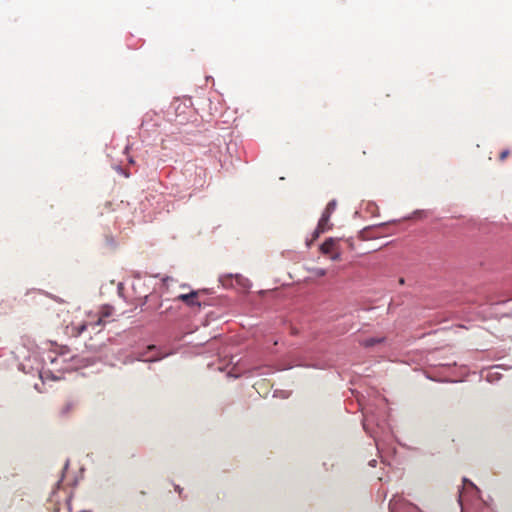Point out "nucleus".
Instances as JSON below:
<instances>
[{"label": "nucleus", "mask_w": 512, "mask_h": 512, "mask_svg": "<svg viewBox=\"0 0 512 512\" xmlns=\"http://www.w3.org/2000/svg\"><path fill=\"white\" fill-rule=\"evenodd\" d=\"M331 215L322 213L321 218L319 219L318 225L313 233V237L310 241H307V245L310 246L313 241H315L320 234L332 229L333 224L330 222Z\"/></svg>", "instance_id": "obj_1"}, {"label": "nucleus", "mask_w": 512, "mask_h": 512, "mask_svg": "<svg viewBox=\"0 0 512 512\" xmlns=\"http://www.w3.org/2000/svg\"><path fill=\"white\" fill-rule=\"evenodd\" d=\"M353 246L354 243L350 239L337 238L335 256H341L342 254L351 252L353 250Z\"/></svg>", "instance_id": "obj_2"}, {"label": "nucleus", "mask_w": 512, "mask_h": 512, "mask_svg": "<svg viewBox=\"0 0 512 512\" xmlns=\"http://www.w3.org/2000/svg\"><path fill=\"white\" fill-rule=\"evenodd\" d=\"M336 244L337 238H328L326 239L319 247V250L322 254H333L336 255Z\"/></svg>", "instance_id": "obj_3"}, {"label": "nucleus", "mask_w": 512, "mask_h": 512, "mask_svg": "<svg viewBox=\"0 0 512 512\" xmlns=\"http://www.w3.org/2000/svg\"><path fill=\"white\" fill-rule=\"evenodd\" d=\"M336 207H337V202H336V200H331V201L327 204V206H326V208H325V210H324V213L329 214V215H332V214H333V212L335 211Z\"/></svg>", "instance_id": "obj_4"}, {"label": "nucleus", "mask_w": 512, "mask_h": 512, "mask_svg": "<svg viewBox=\"0 0 512 512\" xmlns=\"http://www.w3.org/2000/svg\"><path fill=\"white\" fill-rule=\"evenodd\" d=\"M510 155V151L509 149H505L503 150L500 154H499V160L501 162H503L504 160L507 159V157Z\"/></svg>", "instance_id": "obj_5"}, {"label": "nucleus", "mask_w": 512, "mask_h": 512, "mask_svg": "<svg viewBox=\"0 0 512 512\" xmlns=\"http://www.w3.org/2000/svg\"><path fill=\"white\" fill-rule=\"evenodd\" d=\"M372 251H373V250H367V251H364V252L362 253V255H364V254H369V253H371Z\"/></svg>", "instance_id": "obj_6"}]
</instances>
